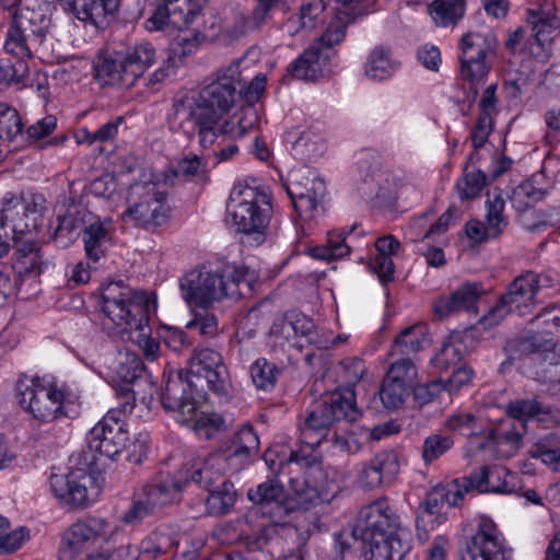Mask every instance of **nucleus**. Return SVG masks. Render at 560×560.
Returning a JSON list of instances; mask_svg holds the SVG:
<instances>
[{
  "instance_id": "obj_1",
  "label": "nucleus",
  "mask_w": 560,
  "mask_h": 560,
  "mask_svg": "<svg viewBox=\"0 0 560 560\" xmlns=\"http://www.w3.org/2000/svg\"><path fill=\"white\" fill-rule=\"evenodd\" d=\"M243 62V57L234 59L217 69L211 81L197 93L175 98L167 117L171 128L188 139L198 135L202 148L212 145L214 124L220 122L241 100Z\"/></svg>"
},
{
  "instance_id": "obj_2",
  "label": "nucleus",
  "mask_w": 560,
  "mask_h": 560,
  "mask_svg": "<svg viewBox=\"0 0 560 560\" xmlns=\"http://www.w3.org/2000/svg\"><path fill=\"white\" fill-rule=\"evenodd\" d=\"M290 462L302 471L301 477L289 480L292 494L284 495V489L276 478H269L250 488L247 498L256 505L268 509L271 518L282 521L296 510H308L320 502H328L335 495L334 483L328 480L322 459L312 452L291 451Z\"/></svg>"
},
{
  "instance_id": "obj_3",
  "label": "nucleus",
  "mask_w": 560,
  "mask_h": 560,
  "mask_svg": "<svg viewBox=\"0 0 560 560\" xmlns=\"http://www.w3.org/2000/svg\"><path fill=\"white\" fill-rule=\"evenodd\" d=\"M153 306L144 292L121 281L110 282L102 290V312L118 328L122 340L139 345L148 361H155L160 354L159 341L145 332Z\"/></svg>"
},
{
  "instance_id": "obj_4",
  "label": "nucleus",
  "mask_w": 560,
  "mask_h": 560,
  "mask_svg": "<svg viewBox=\"0 0 560 560\" xmlns=\"http://www.w3.org/2000/svg\"><path fill=\"white\" fill-rule=\"evenodd\" d=\"M352 535L362 540L365 560H402L410 550L409 533L385 498L359 511Z\"/></svg>"
},
{
  "instance_id": "obj_5",
  "label": "nucleus",
  "mask_w": 560,
  "mask_h": 560,
  "mask_svg": "<svg viewBox=\"0 0 560 560\" xmlns=\"http://www.w3.org/2000/svg\"><path fill=\"white\" fill-rule=\"evenodd\" d=\"M255 283L256 277L247 267H225L221 271L202 267L186 273L179 288L189 305L206 307L223 298L248 296Z\"/></svg>"
},
{
  "instance_id": "obj_6",
  "label": "nucleus",
  "mask_w": 560,
  "mask_h": 560,
  "mask_svg": "<svg viewBox=\"0 0 560 560\" xmlns=\"http://www.w3.org/2000/svg\"><path fill=\"white\" fill-rule=\"evenodd\" d=\"M228 222L246 236V242L258 246L268 235L272 214L271 198L256 187H235L226 206Z\"/></svg>"
},
{
  "instance_id": "obj_7",
  "label": "nucleus",
  "mask_w": 560,
  "mask_h": 560,
  "mask_svg": "<svg viewBox=\"0 0 560 560\" xmlns=\"http://www.w3.org/2000/svg\"><path fill=\"white\" fill-rule=\"evenodd\" d=\"M361 416L351 389L346 393H332L316 402L310 410L304 422L300 425V440L304 444L296 451L312 452L320 459L316 452L322 441L327 436L330 427L345 420L354 422Z\"/></svg>"
},
{
  "instance_id": "obj_8",
  "label": "nucleus",
  "mask_w": 560,
  "mask_h": 560,
  "mask_svg": "<svg viewBox=\"0 0 560 560\" xmlns=\"http://www.w3.org/2000/svg\"><path fill=\"white\" fill-rule=\"evenodd\" d=\"M553 280L548 275L527 271L516 277L506 288L494 306L481 317L480 323L486 328L499 325L510 312L520 315L530 313L537 303V295L544 288L552 287Z\"/></svg>"
},
{
  "instance_id": "obj_9",
  "label": "nucleus",
  "mask_w": 560,
  "mask_h": 560,
  "mask_svg": "<svg viewBox=\"0 0 560 560\" xmlns=\"http://www.w3.org/2000/svg\"><path fill=\"white\" fill-rule=\"evenodd\" d=\"M495 47L497 39L491 32H469L460 39V75L469 82L474 100L491 70L490 57Z\"/></svg>"
},
{
  "instance_id": "obj_10",
  "label": "nucleus",
  "mask_w": 560,
  "mask_h": 560,
  "mask_svg": "<svg viewBox=\"0 0 560 560\" xmlns=\"http://www.w3.org/2000/svg\"><path fill=\"white\" fill-rule=\"evenodd\" d=\"M495 47L497 39L491 32H469L460 39V75L469 82L474 100L491 70L490 57Z\"/></svg>"
},
{
  "instance_id": "obj_11",
  "label": "nucleus",
  "mask_w": 560,
  "mask_h": 560,
  "mask_svg": "<svg viewBox=\"0 0 560 560\" xmlns=\"http://www.w3.org/2000/svg\"><path fill=\"white\" fill-rule=\"evenodd\" d=\"M47 20L34 12L14 14L5 34L4 50L25 60L31 58L46 39Z\"/></svg>"
},
{
  "instance_id": "obj_12",
  "label": "nucleus",
  "mask_w": 560,
  "mask_h": 560,
  "mask_svg": "<svg viewBox=\"0 0 560 560\" xmlns=\"http://www.w3.org/2000/svg\"><path fill=\"white\" fill-rule=\"evenodd\" d=\"M125 416L120 409H110L90 430L86 441L94 462L101 458L114 459L126 447L128 431Z\"/></svg>"
},
{
  "instance_id": "obj_13",
  "label": "nucleus",
  "mask_w": 560,
  "mask_h": 560,
  "mask_svg": "<svg viewBox=\"0 0 560 560\" xmlns=\"http://www.w3.org/2000/svg\"><path fill=\"white\" fill-rule=\"evenodd\" d=\"M534 320L538 326H544V330L520 338L509 343V347L514 348L521 354H534L542 362L560 365V359L556 353L557 345L551 338L552 328L560 327V305H551L544 308V311L535 316Z\"/></svg>"
},
{
  "instance_id": "obj_14",
  "label": "nucleus",
  "mask_w": 560,
  "mask_h": 560,
  "mask_svg": "<svg viewBox=\"0 0 560 560\" xmlns=\"http://www.w3.org/2000/svg\"><path fill=\"white\" fill-rule=\"evenodd\" d=\"M131 195H137L139 200L133 201L122 212L121 219L125 223L143 229H153L167 222L170 206L166 202V195L150 186H136Z\"/></svg>"
},
{
  "instance_id": "obj_15",
  "label": "nucleus",
  "mask_w": 560,
  "mask_h": 560,
  "mask_svg": "<svg viewBox=\"0 0 560 560\" xmlns=\"http://www.w3.org/2000/svg\"><path fill=\"white\" fill-rule=\"evenodd\" d=\"M16 392L21 407L39 421L48 422L63 413L65 390L32 381L31 384L19 382Z\"/></svg>"
},
{
  "instance_id": "obj_16",
  "label": "nucleus",
  "mask_w": 560,
  "mask_h": 560,
  "mask_svg": "<svg viewBox=\"0 0 560 560\" xmlns=\"http://www.w3.org/2000/svg\"><path fill=\"white\" fill-rule=\"evenodd\" d=\"M180 488L175 482L159 481L143 485L135 494L131 506L121 521L127 525H139L145 517L154 515L171 504Z\"/></svg>"
},
{
  "instance_id": "obj_17",
  "label": "nucleus",
  "mask_w": 560,
  "mask_h": 560,
  "mask_svg": "<svg viewBox=\"0 0 560 560\" xmlns=\"http://www.w3.org/2000/svg\"><path fill=\"white\" fill-rule=\"evenodd\" d=\"M460 560H510L511 549L491 521H482L476 532L465 538L458 550Z\"/></svg>"
},
{
  "instance_id": "obj_18",
  "label": "nucleus",
  "mask_w": 560,
  "mask_h": 560,
  "mask_svg": "<svg viewBox=\"0 0 560 560\" xmlns=\"http://www.w3.org/2000/svg\"><path fill=\"white\" fill-rule=\"evenodd\" d=\"M46 210V199L43 195H31L27 198L9 201L1 210L0 217L9 226L13 237L36 234L42 225Z\"/></svg>"
},
{
  "instance_id": "obj_19",
  "label": "nucleus",
  "mask_w": 560,
  "mask_h": 560,
  "mask_svg": "<svg viewBox=\"0 0 560 560\" xmlns=\"http://www.w3.org/2000/svg\"><path fill=\"white\" fill-rule=\"evenodd\" d=\"M190 375L179 370L168 375L161 393V401L166 410L176 411L179 422L191 419L198 406L196 393L198 384Z\"/></svg>"
},
{
  "instance_id": "obj_20",
  "label": "nucleus",
  "mask_w": 560,
  "mask_h": 560,
  "mask_svg": "<svg viewBox=\"0 0 560 560\" xmlns=\"http://www.w3.org/2000/svg\"><path fill=\"white\" fill-rule=\"evenodd\" d=\"M115 529L106 518L89 516L68 528L63 535V544L72 557L88 550L97 539L107 540Z\"/></svg>"
},
{
  "instance_id": "obj_21",
  "label": "nucleus",
  "mask_w": 560,
  "mask_h": 560,
  "mask_svg": "<svg viewBox=\"0 0 560 560\" xmlns=\"http://www.w3.org/2000/svg\"><path fill=\"white\" fill-rule=\"evenodd\" d=\"M82 230L84 253L90 261L97 262L104 258L113 245L114 226L110 218L101 219L91 212Z\"/></svg>"
},
{
  "instance_id": "obj_22",
  "label": "nucleus",
  "mask_w": 560,
  "mask_h": 560,
  "mask_svg": "<svg viewBox=\"0 0 560 560\" xmlns=\"http://www.w3.org/2000/svg\"><path fill=\"white\" fill-rule=\"evenodd\" d=\"M91 477L78 469L68 475H51L50 487L55 497L71 508H86L90 503L88 485Z\"/></svg>"
},
{
  "instance_id": "obj_23",
  "label": "nucleus",
  "mask_w": 560,
  "mask_h": 560,
  "mask_svg": "<svg viewBox=\"0 0 560 560\" xmlns=\"http://www.w3.org/2000/svg\"><path fill=\"white\" fill-rule=\"evenodd\" d=\"M526 27L535 43L545 47L560 33V21L556 15L555 4L551 0H545L536 8L527 10Z\"/></svg>"
},
{
  "instance_id": "obj_24",
  "label": "nucleus",
  "mask_w": 560,
  "mask_h": 560,
  "mask_svg": "<svg viewBox=\"0 0 560 560\" xmlns=\"http://www.w3.org/2000/svg\"><path fill=\"white\" fill-rule=\"evenodd\" d=\"M483 293L485 289L481 283L466 282L448 298H442L434 302L433 311L441 318L462 311L477 314V302Z\"/></svg>"
},
{
  "instance_id": "obj_25",
  "label": "nucleus",
  "mask_w": 560,
  "mask_h": 560,
  "mask_svg": "<svg viewBox=\"0 0 560 560\" xmlns=\"http://www.w3.org/2000/svg\"><path fill=\"white\" fill-rule=\"evenodd\" d=\"M232 463L234 472L243 469L259 451V438L253 425L244 424L235 433L231 444L218 448Z\"/></svg>"
},
{
  "instance_id": "obj_26",
  "label": "nucleus",
  "mask_w": 560,
  "mask_h": 560,
  "mask_svg": "<svg viewBox=\"0 0 560 560\" xmlns=\"http://www.w3.org/2000/svg\"><path fill=\"white\" fill-rule=\"evenodd\" d=\"M229 457L217 450L209 454L202 463L191 467V471H189V468L186 469L191 481L209 490L218 486V482L220 483L224 480L223 476L226 471L234 472Z\"/></svg>"
},
{
  "instance_id": "obj_27",
  "label": "nucleus",
  "mask_w": 560,
  "mask_h": 560,
  "mask_svg": "<svg viewBox=\"0 0 560 560\" xmlns=\"http://www.w3.org/2000/svg\"><path fill=\"white\" fill-rule=\"evenodd\" d=\"M329 56L313 44L295 59L288 68L293 78L305 81H315L328 70Z\"/></svg>"
},
{
  "instance_id": "obj_28",
  "label": "nucleus",
  "mask_w": 560,
  "mask_h": 560,
  "mask_svg": "<svg viewBox=\"0 0 560 560\" xmlns=\"http://www.w3.org/2000/svg\"><path fill=\"white\" fill-rule=\"evenodd\" d=\"M59 3L78 20L94 25L102 24L118 7V0H59Z\"/></svg>"
},
{
  "instance_id": "obj_29",
  "label": "nucleus",
  "mask_w": 560,
  "mask_h": 560,
  "mask_svg": "<svg viewBox=\"0 0 560 560\" xmlns=\"http://www.w3.org/2000/svg\"><path fill=\"white\" fill-rule=\"evenodd\" d=\"M283 187L289 197L323 199L326 194L325 182L305 167L293 170Z\"/></svg>"
},
{
  "instance_id": "obj_30",
  "label": "nucleus",
  "mask_w": 560,
  "mask_h": 560,
  "mask_svg": "<svg viewBox=\"0 0 560 560\" xmlns=\"http://www.w3.org/2000/svg\"><path fill=\"white\" fill-rule=\"evenodd\" d=\"M474 339L466 332H453L443 342L441 349L432 359L436 369L447 370L462 361L470 351Z\"/></svg>"
},
{
  "instance_id": "obj_31",
  "label": "nucleus",
  "mask_w": 560,
  "mask_h": 560,
  "mask_svg": "<svg viewBox=\"0 0 560 560\" xmlns=\"http://www.w3.org/2000/svg\"><path fill=\"white\" fill-rule=\"evenodd\" d=\"M463 482V488L468 492L476 490L480 493L498 492L509 493L513 489L509 487L508 481H500V469L491 468L489 466H481L471 471L468 476L459 478Z\"/></svg>"
},
{
  "instance_id": "obj_32",
  "label": "nucleus",
  "mask_w": 560,
  "mask_h": 560,
  "mask_svg": "<svg viewBox=\"0 0 560 560\" xmlns=\"http://www.w3.org/2000/svg\"><path fill=\"white\" fill-rule=\"evenodd\" d=\"M178 545V533L175 527L162 524L150 532L140 542L142 555L156 559L168 553Z\"/></svg>"
},
{
  "instance_id": "obj_33",
  "label": "nucleus",
  "mask_w": 560,
  "mask_h": 560,
  "mask_svg": "<svg viewBox=\"0 0 560 560\" xmlns=\"http://www.w3.org/2000/svg\"><path fill=\"white\" fill-rule=\"evenodd\" d=\"M399 247V241L393 235H385L375 241L377 254L370 267L383 284L394 280L395 265L392 256L397 253Z\"/></svg>"
},
{
  "instance_id": "obj_34",
  "label": "nucleus",
  "mask_w": 560,
  "mask_h": 560,
  "mask_svg": "<svg viewBox=\"0 0 560 560\" xmlns=\"http://www.w3.org/2000/svg\"><path fill=\"white\" fill-rule=\"evenodd\" d=\"M89 213L86 209L69 211L58 217V223L51 234L57 247H69L82 233Z\"/></svg>"
},
{
  "instance_id": "obj_35",
  "label": "nucleus",
  "mask_w": 560,
  "mask_h": 560,
  "mask_svg": "<svg viewBox=\"0 0 560 560\" xmlns=\"http://www.w3.org/2000/svg\"><path fill=\"white\" fill-rule=\"evenodd\" d=\"M487 442H481L478 445L479 450H485L489 446L500 447L506 446L503 451L504 456L513 455L522 444V434L517 432L511 420L500 421L495 427L485 431Z\"/></svg>"
},
{
  "instance_id": "obj_36",
  "label": "nucleus",
  "mask_w": 560,
  "mask_h": 560,
  "mask_svg": "<svg viewBox=\"0 0 560 560\" xmlns=\"http://www.w3.org/2000/svg\"><path fill=\"white\" fill-rule=\"evenodd\" d=\"M442 485L432 488L425 495L424 501L420 505V512L417 516V527L424 530H432L442 524L446 517L442 512L445 495Z\"/></svg>"
},
{
  "instance_id": "obj_37",
  "label": "nucleus",
  "mask_w": 560,
  "mask_h": 560,
  "mask_svg": "<svg viewBox=\"0 0 560 560\" xmlns=\"http://www.w3.org/2000/svg\"><path fill=\"white\" fill-rule=\"evenodd\" d=\"M155 55L156 51L150 43H140L128 48L122 57L127 80L135 84L136 80L152 66Z\"/></svg>"
},
{
  "instance_id": "obj_38",
  "label": "nucleus",
  "mask_w": 560,
  "mask_h": 560,
  "mask_svg": "<svg viewBox=\"0 0 560 560\" xmlns=\"http://www.w3.org/2000/svg\"><path fill=\"white\" fill-rule=\"evenodd\" d=\"M125 69L122 58L118 60L110 55L98 56L94 62L95 79L103 85H133L127 80Z\"/></svg>"
},
{
  "instance_id": "obj_39",
  "label": "nucleus",
  "mask_w": 560,
  "mask_h": 560,
  "mask_svg": "<svg viewBox=\"0 0 560 560\" xmlns=\"http://www.w3.org/2000/svg\"><path fill=\"white\" fill-rule=\"evenodd\" d=\"M398 62L393 60L392 50L384 46L374 47L365 63V74L372 80H385L394 74Z\"/></svg>"
},
{
  "instance_id": "obj_40",
  "label": "nucleus",
  "mask_w": 560,
  "mask_h": 560,
  "mask_svg": "<svg viewBox=\"0 0 560 560\" xmlns=\"http://www.w3.org/2000/svg\"><path fill=\"white\" fill-rule=\"evenodd\" d=\"M206 509L209 515L222 516L230 512L236 501V490L229 480H222L218 486L208 490Z\"/></svg>"
},
{
  "instance_id": "obj_41",
  "label": "nucleus",
  "mask_w": 560,
  "mask_h": 560,
  "mask_svg": "<svg viewBox=\"0 0 560 560\" xmlns=\"http://www.w3.org/2000/svg\"><path fill=\"white\" fill-rule=\"evenodd\" d=\"M352 231L332 230L327 234V240L324 245L311 247L308 254L319 260H336L347 256L350 247L346 244V235Z\"/></svg>"
},
{
  "instance_id": "obj_42",
  "label": "nucleus",
  "mask_w": 560,
  "mask_h": 560,
  "mask_svg": "<svg viewBox=\"0 0 560 560\" xmlns=\"http://www.w3.org/2000/svg\"><path fill=\"white\" fill-rule=\"evenodd\" d=\"M355 19L357 16L353 12L338 10L319 37L317 45L322 49H330L334 46L339 45L346 37L348 26L354 23Z\"/></svg>"
},
{
  "instance_id": "obj_43",
  "label": "nucleus",
  "mask_w": 560,
  "mask_h": 560,
  "mask_svg": "<svg viewBox=\"0 0 560 560\" xmlns=\"http://www.w3.org/2000/svg\"><path fill=\"white\" fill-rule=\"evenodd\" d=\"M428 341L427 328L417 324L405 328L394 340L390 354L409 355L417 353Z\"/></svg>"
},
{
  "instance_id": "obj_44",
  "label": "nucleus",
  "mask_w": 560,
  "mask_h": 560,
  "mask_svg": "<svg viewBox=\"0 0 560 560\" xmlns=\"http://www.w3.org/2000/svg\"><path fill=\"white\" fill-rule=\"evenodd\" d=\"M255 112L252 106L242 107L236 110L229 119L219 125L215 122L213 126V142L221 135H230L232 137H242L246 131L253 127L255 122Z\"/></svg>"
},
{
  "instance_id": "obj_45",
  "label": "nucleus",
  "mask_w": 560,
  "mask_h": 560,
  "mask_svg": "<svg viewBox=\"0 0 560 560\" xmlns=\"http://www.w3.org/2000/svg\"><path fill=\"white\" fill-rule=\"evenodd\" d=\"M444 427L451 432L458 433L467 438L485 435V428L480 419L474 413L457 411L444 420Z\"/></svg>"
},
{
  "instance_id": "obj_46",
  "label": "nucleus",
  "mask_w": 560,
  "mask_h": 560,
  "mask_svg": "<svg viewBox=\"0 0 560 560\" xmlns=\"http://www.w3.org/2000/svg\"><path fill=\"white\" fill-rule=\"evenodd\" d=\"M182 423L190 427L206 439H211L217 432L228 429V424L223 416L217 412H198V407L195 409L191 419L184 420Z\"/></svg>"
},
{
  "instance_id": "obj_47",
  "label": "nucleus",
  "mask_w": 560,
  "mask_h": 560,
  "mask_svg": "<svg viewBox=\"0 0 560 560\" xmlns=\"http://www.w3.org/2000/svg\"><path fill=\"white\" fill-rule=\"evenodd\" d=\"M248 32V20L244 12L232 8L224 12L220 24V36L225 43H233Z\"/></svg>"
},
{
  "instance_id": "obj_48",
  "label": "nucleus",
  "mask_w": 560,
  "mask_h": 560,
  "mask_svg": "<svg viewBox=\"0 0 560 560\" xmlns=\"http://www.w3.org/2000/svg\"><path fill=\"white\" fill-rule=\"evenodd\" d=\"M504 206L505 201L500 194L486 201L487 213L483 223L492 240L499 237L509 224L508 218L503 215Z\"/></svg>"
},
{
  "instance_id": "obj_49",
  "label": "nucleus",
  "mask_w": 560,
  "mask_h": 560,
  "mask_svg": "<svg viewBox=\"0 0 560 560\" xmlns=\"http://www.w3.org/2000/svg\"><path fill=\"white\" fill-rule=\"evenodd\" d=\"M529 454L533 458L540 459L552 470H560V440L556 434H548L535 443Z\"/></svg>"
},
{
  "instance_id": "obj_50",
  "label": "nucleus",
  "mask_w": 560,
  "mask_h": 560,
  "mask_svg": "<svg viewBox=\"0 0 560 560\" xmlns=\"http://www.w3.org/2000/svg\"><path fill=\"white\" fill-rule=\"evenodd\" d=\"M149 31H160L166 25H172L175 28H188L190 26L187 23V18L180 15L175 9L168 8L164 4L158 5L153 14L145 22Z\"/></svg>"
},
{
  "instance_id": "obj_51",
  "label": "nucleus",
  "mask_w": 560,
  "mask_h": 560,
  "mask_svg": "<svg viewBox=\"0 0 560 560\" xmlns=\"http://www.w3.org/2000/svg\"><path fill=\"white\" fill-rule=\"evenodd\" d=\"M508 415L521 421L540 419L541 415H549L550 408L537 399H517L510 401L506 406Z\"/></svg>"
},
{
  "instance_id": "obj_52",
  "label": "nucleus",
  "mask_w": 560,
  "mask_h": 560,
  "mask_svg": "<svg viewBox=\"0 0 560 560\" xmlns=\"http://www.w3.org/2000/svg\"><path fill=\"white\" fill-rule=\"evenodd\" d=\"M250 377L257 389L271 390L277 383L279 370L265 358L257 359L250 366Z\"/></svg>"
},
{
  "instance_id": "obj_53",
  "label": "nucleus",
  "mask_w": 560,
  "mask_h": 560,
  "mask_svg": "<svg viewBox=\"0 0 560 560\" xmlns=\"http://www.w3.org/2000/svg\"><path fill=\"white\" fill-rule=\"evenodd\" d=\"M545 196L542 188H537L532 180H525L512 190L510 199L517 211H524L541 201Z\"/></svg>"
},
{
  "instance_id": "obj_54",
  "label": "nucleus",
  "mask_w": 560,
  "mask_h": 560,
  "mask_svg": "<svg viewBox=\"0 0 560 560\" xmlns=\"http://www.w3.org/2000/svg\"><path fill=\"white\" fill-rule=\"evenodd\" d=\"M224 365L222 355L212 349H196L189 360V368L186 371L190 376L203 374L208 371Z\"/></svg>"
},
{
  "instance_id": "obj_55",
  "label": "nucleus",
  "mask_w": 560,
  "mask_h": 560,
  "mask_svg": "<svg viewBox=\"0 0 560 560\" xmlns=\"http://www.w3.org/2000/svg\"><path fill=\"white\" fill-rule=\"evenodd\" d=\"M23 122L16 109L8 104L0 103V142L13 141L16 137H24Z\"/></svg>"
},
{
  "instance_id": "obj_56",
  "label": "nucleus",
  "mask_w": 560,
  "mask_h": 560,
  "mask_svg": "<svg viewBox=\"0 0 560 560\" xmlns=\"http://www.w3.org/2000/svg\"><path fill=\"white\" fill-rule=\"evenodd\" d=\"M366 366L363 360L359 358H346L339 363L338 376L345 383L342 390L335 393H346L348 389L354 393V386L362 380Z\"/></svg>"
},
{
  "instance_id": "obj_57",
  "label": "nucleus",
  "mask_w": 560,
  "mask_h": 560,
  "mask_svg": "<svg viewBox=\"0 0 560 560\" xmlns=\"http://www.w3.org/2000/svg\"><path fill=\"white\" fill-rule=\"evenodd\" d=\"M464 0H438L433 2L431 15L436 24L446 26L464 14Z\"/></svg>"
},
{
  "instance_id": "obj_58",
  "label": "nucleus",
  "mask_w": 560,
  "mask_h": 560,
  "mask_svg": "<svg viewBox=\"0 0 560 560\" xmlns=\"http://www.w3.org/2000/svg\"><path fill=\"white\" fill-rule=\"evenodd\" d=\"M385 483H390L399 472L398 455L394 451H381L370 460Z\"/></svg>"
},
{
  "instance_id": "obj_59",
  "label": "nucleus",
  "mask_w": 560,
  "mask_h": 560,
  "mask_svg": "<svg viewBox=\"0 0 560 560\" xmlns=\"http://www.w3.org/2000/svg\"><path fill=\"white\" fill-rule=\"evenodd\" d=\"M454 445V441L450 435L433 433L427 436L422 445V458L425 464H431Z\"/></svg>"
},
{
  "instance_id": "obj_60",
  "label": "nucleus",
  "mask_w": 560,
  "mask_h": 560,
  "mask_svg": "<svg viewBox=\"0 0 560 560\" xmlns=\"http://www.w3.org/2000/svg\"><path fill=\"white\" fill-rule=\"evenodd\" d=\"M410 389L411 388L402 384L393 382L385 377L380 389V397L387 409H397L404 404V400L409 395Z\"/></svg>"
},
{
  "instance_id": "obj_61",
  "label": "nucleus",
  "mask_w": 560,
  "mask_h": 560,
  "mask_svg": "<svg viewBox=\"0 0 560 560\" xmlns=\"http://www.w3.org/2000/svg\"><path fill=\"white\" fill-rule=\"evenodd\" d=\"M290 318L293 335L304 337L307 343L317 346L318 348L324 346V341L319 337L316 326L310 317L304 314L291 312Z\"/></svg>"
},
{
  "instance_id": "obj_62",
  "label": "nucleus",
  "mask_w": 560,
  "mask_h": 560,
  "mask_svg": "<svg viewBox=\"0 0 560 560\" xmlns=\"http://www.w3.org/2000/svg\"><path fill=\"white\" fill-rule=\"evenodd\" d=\"M385 377L412 388L417 378V369L409 358H402L390 364Z\"/></svg>"
},
{
  "instance_id": "obj_63",
  "label": "nucleus",
  "mask_w": 560,
  "mask_h": 560,
  "mask_svg": "<svg viewBox=\"0 0 560 560\" xmlns=\"http://www.w3.org/2000/svg\"><path fill=\"white\" fill-rule=\"evenodd\" d=\"M192 377L198 382L205 381L208 388L217 396H226L230 392L229 373L225 364L203 374H196Z\"/></svg>"
},
{
  "instance_id": "obj_64",
  "label": "nucleus",
  "mask_w": 560,
  "mask_h": 560,
  "mask_svg": "<svg viewBox=\"0 0 560 560\" xmlns=\"http://www.w3.org/2000/svg\"><path fill=\"white\" fill-rule=\"evenodd\" d=\"M180 33L173 42V51L179 57H187L197 51L205 35L199 30L185 31L179 30Z\"/></svg>"
}]
</instances>
